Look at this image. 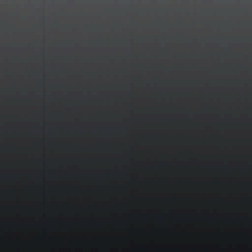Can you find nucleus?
Returning <instances> with one entry per match:
<instances>
[{"instance_id":"f03ea898","label":"nucleus","mask_w":252,"mask_h":252,"mask_svg":"<svg viewBox=\"0 0 252 252\" xmlns=\"http://www.w3.org/2000/svg\"><path fill=\"white\" fill-rule=\"evenodd\" d=\"M34 161H38L39 160H40L39 159H34Z\"/></svg>"},{"instance_id":"f257e3e1","label":"nucleus","mask_w":252,"mask_h":252,"mask_svg":"<svg viewBox=\"0 0 252 252\" xmlns=\"http://www.w3.org/2000/svg\"><path fill=\"white\" fill-rule=\"evenodd\" d=\"M95 160V159H89V161H94Z\"/></svg>"}]
</instances>
